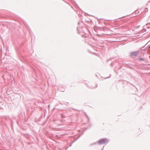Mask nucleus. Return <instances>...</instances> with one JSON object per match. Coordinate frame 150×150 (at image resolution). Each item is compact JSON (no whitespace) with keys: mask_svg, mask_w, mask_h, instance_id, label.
Listing matches in <instances>:
<instances>
[{"mask_svg":"<svg viewBox=\"0 0 150 150\" xmlns=\"http://www.w3.org/2000/svg\"><path fill=\"white\" fill-rule=\"evenodd\" d=\"M139 60L141 61L143 60V59L142 58H139Z\"/></svg>","mask_w":150,"mask_h":150,"instance_id":"obj_3","label":"nucleus"},{"mask_svg":"<svg viewBox=\"0 0 150 150\" xmlns=\"http://www.w3.org/2000/svg\"><path fill=\"white\" fill-rule=\"evenodd\" d=\"M138 54V52H132L131 53V55L132 56H135L137 55Z\"/></svg>","mask_w":150,"mask_h":150,"instance_id":"obj_2","label":"nucleus"},{"mask_svg":"<svg viewBox=\"0 0 150 150\" xmlns=\"http://www.w3.org/2000/svg\"><path fill=\"white\" fill-rule=\"evenodd\" d=\"M107 141V140L106 139H103L99 141L98 143L100 144H105L106 142Z\"/></svg>","mask_w":150,"mask_h":150,"instance_id":"obj_1","label":"nucleus"},{"mask_svg":"<svg viewBox=\"0 0 150 150\" xmlns=\"http://www.w3.org/2000/svg\"><path fill=\"white\" fill-rule=\"evenodd\" d=\"M149 48H150V46L149 47Z\"/></svg>","mask_w":150,"mask_h":150,"instance_id":"obj_4","label":"nucleus"}]
</instances>
